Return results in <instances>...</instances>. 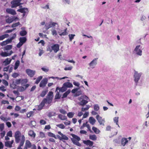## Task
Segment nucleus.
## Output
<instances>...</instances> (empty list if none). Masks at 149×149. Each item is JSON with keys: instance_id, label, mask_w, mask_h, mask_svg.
Instances as JSON below:
<instances>
[{"instance_id": "obj_23", "label": "nucleus", "mask_w": 149, "mask_h": 149, "mask_svg": "<svg viewBox=\"0 0 149 149\" xmlns=\"http://www.w3.org/2000/svg\"><path fill=\"white\" fill-rule=\"evenodd\" d=\"M21 29L22 30L20 31L19 34L22 36H24L26 34L27 32L25 31V28L24 27H22Z\"/></svg>"}, {"instance_id": "obj_44", "label": "nucleus", "mask_w": 149, "mask_h": 149, "mask_svg": "<svg viewBox=\"0 0 149 149\" xmlns=\"http://www.w3.org/2000/svg\"><path fill=\"white\" fill-rule=\"evenodd\" d=\"M42 76H40L38 77L35 83L36 84H38L41 80L42 79Z\"/></svg>"}, {"instance_id": "obj_60", "label": "nucleus", "mask_w": 149, "mask_h": 149, "mask_svg": "<svg viewBox=\"0 0 149 149\" xmlns=\"http://www.w3.org/2000/svg\"><path fill=\"white\" fill-rule=\"evenodd\" d=\"M52 33L53 36H56L57 35V32L55 30H53L52 31Z\"/></svg>"}, {"instance_id": "obj_2", "label": "nucleus", "mask_w": 149, "mask_h": 149, "mask_svg": "<svg viewBox=\"0 0 149 149\" xmlns=\"http://www.w3.org/2000/svg\"><path fill=\"white\" fill-rule=\"evenodd\" d=\"M71 136L73 138V139H71V140L72 143L78 146H81V144L79 142V141L81 140L80 137L74 134H72Z\"/></svg>"}, {"instance_id": "obj_49", "label": "nucleus", "mask_w": 149, "mask_h": 149, "mask_svg": "<svg viewBox=\"0 0 149 149\" xmlns=\"http://www.w3.org/2000/svg\"><path fill=\"white\" fill-rule=\"evenodd\" d=\"M36 123L34 121L31 120V121L29 125L31 127H34L36 125Z\"/></svg>"}, {"instance_id": "obj_57", "label": "nucleus", "mask_w": 149, "mask_h": 149, "mask_svg": "<svg viewBox=\"0 0 149 149\" xmlns=\"http://www.w3.org/2000/svg\"><path fill=\"white\" fill-rule=\"evenodd\" d=\"M6 136H7L11 137L12 136V132L11 131H9L7 134Z\"/></svg>"}, {"instance_id": "obj_52", "label": "nucleus", "mask_w": 149, "mask_h": 149, "mask_svg": "<svg viewBox=\"0 0 149 149\" xmlns=\"http://www.w3.org/2000/svg\"><path fill=\"white\" fill-rule=\"evenodd\" d=\"M39 135L42 138L45 137V133L43 132H40Z\"/></svg>"}, {"instance_id": "obj_21", "label": "nucleus", "mask_w": 149, "mask_h": 149, "mask_svg": "<svg viewBox=\"0 0 149 149\" xmlns=\"http://www.w3.org/2000/svg\"><path fill=\"white\" fill-rule=\"evenodd\" d=\"M29 76L30 77H33L35 75L36 73V71L35 70H31L30 69H29Z\"/></svg>"}, {"instance_id": "obj_13", "label": "nucleus", "mask_w": 149, "mask_h": 149, "mask_svg": "<svg viewBox=\"0 0 149 149\" xmlns=\"http://www.w3.org/2000/svg\"><path fill=\"white\" fill-rule=\"evenodd\" d=\"M45 99H43L41 102L40 104L38 106V110H41L44 107L45 104L46 103L45 101Z\"/></svg>"}, {"instance_id": "obj_5", "label": "nucleus", "mask_w": 149, "mask_h": 149, "mask_svg": "<svg viewBox=\"0 0 149 149\" xmlns=\"http://www.w3.org/2000/svg\"><path fill=\"white\" fill-rule=\"evenodd\" d=\"M26 38L25 37H20L19 38V42L17 44V48H20L26 41Z\"/></svg>"}, {"instance_id": "obj_29", "label": "nucleus", "mask_w": 149, "mask_h": 149, "mask_svg": "<svg viewBox=\"0 0 149 149\" xmlns=\"http://www.w3.org/2000/svg\"><path fill=\"white\" fill-rule=\"evenodd\" d=\"M0 55L3 57H6L11 55V53H8L6 52H2L0 54Z\"/></svg>"}, {"instance_id": "obj_45", "label": "nucleus", "mask_w": 149, "mask_h": 149, "mask_svg": "<svg viewBox=\"0 0 149 149\" xmlns=\"http://www.w3.org/2000/svg\"><path fill=\"white\" fill-rule=\"evenodd\" d=\"M21 79H16L15 80V81H13V82L15 83V85L21 84Z\"/></svg>"}, {"instance_id": "obj_17", "label": "nucleus", "mask_w": 149, "mask_h": 149, "mask_svg": "<svg viewBox=\"0 0 149 149\" xmlns=\"http://www.w3.org/2000/svg\"><path fill=\"white\" fill-rule=\"evenodd\" d=\"M84 143L87 145H89L90 146H92L93 144V142L92 141L88 140L87 141H83Z\"/></svg>"}, {"instance_id": "obj_22", "label": "nucleus", "mask_w": 149, "mask_h": 149, "mask_svg": "<svg viewBox=\"0 0 149 149\" xmlns=\"http://www.w3.org/2000/svg\"><path fill=\"white\" fill-rule=\"evenodd\" d=\"M0 118L4 122H6L10 120V117H5L3 115H2L0 117Z\"/></svg>"}, {"instance_id": "obj_39", "label": "nucleus", "mask_w": 149, "mask_h": 149, "mask_svg": "<svg viewBox=\"0 0 149 149\" xmlns=\"http://www.w3.org/2000/svg\"><path fill=\"white\" fill-rule=\"evenodd\" d=\"M12 48V45H8L5 46L4 48V50H10Z\"/></svg>"}, {"instance_id": "obj_55", "label": "nucleus", "mask_w": 149, "mask_h": 149, "mask_svg": "<svg viewBox=\"0 0 149 149\" xmlns=\"http://www.w3.org/2000/svg\"><path fill=\"white\" fill-rule=\"evenodd\" d=\"M61 96L59 95V93L57 91L56 94L55 96V99H59L60 98Z\"/></svg>"}, {"instance_id": "obj_15", "label": "nucleus", "mask_w": 149, "mask_h": 149, "mask_svg": "<svg viewBox=\"0 0 149 149\" xmlns=\"http://www.w3.org/2000/svg\"><path fill=\"white\" fill-rule=\"evenodd\" d=\"M67 89V88L66 86H64V84H63V86L61 88H59L58 87H56V91H57L58 90L59 91H61L62 92L65 91Z\"/></svg>"}, {"instance_id": "obj_8", "label": "nucleus", "mask_w": 149, "mask_h": 149, "mask_svg": "<svg viewBox=\"0 0 149 149\" xmlns=\"http://www.w3.org/2000/svg\"><path fill=\"white\" fill-rule=\"evenodd\" d=\"M48 82V80L47 78L43 79L40 82L39 86L40 87H44L46 86Z\"/></svg>"}, {"instance_id": "obj_34", "label": "nucleus", "mask_w": 149, "mask_h": 149, "mask_svg": "<svg viewBox=\"0 0 149 149\" xmlns=\"http://www.w3.org/2000/svg\"><path fill=\"white\" fill-rule=\"evenodd\" d=\"M21 84L23 86L26 85V84L28 81L27 79H21Z\"/></svg>"}, {"instance_id": "obj_7", "label": "nucleus", "mask_w": 149, "mask_h": 149, "mask_svg": "<svg viewBox=\"0 0 149 149\" xmlns=\"http://www.w3.org/2000/svg\"><path fill=\"white\" fill-rule=\"evenodd\" d=\"M96 118L100 125H104L105 121L104 118H102V117L98 115L96 116Z\"/></svg>"}, {"instance_id": "obj_48", "label": "nucleus", "mask_w": 149, "mask_h": 149, "mask_svg": "<svg viewBox=\"0 0 149 149\" xmlns=\"http://www.w3.org/2000/svg\"><path fill=\"white\" fill-rule=\"evenodd\" d=\"M74 113L72 112H70L68 113L67 116L69 118H72L73 117Z\"/></svg>"}, {"instance_id": "obj_43", "label": "nucleus", "mask_w": 149, "mask_h": 149, "mask_svg": "<svg viewBox=\"0 0 149 149\" xmlns=\"http://www.w3.org/2000/svg\"><path fill=\"white\" fill-rule=\"evenodd\" d=\"M47 134L48 136L49 137H54L56 139L55 135L51 132H48L47 133Z\"/></svg>"}, {"instance_id": "obj_10", "label": "nucleus", "mask_w": 149, "mask_h": 149, "mask_svg": "<svg viewBox=\"0 0 149 149\" xmlns=\"http://www.w3.org/2000/svg\"><path fill=\"white\" fill-rule=\"evenodd\" d=\"M52 50L55 53L57 52L59 50V45L58 44H53L51 47Z\"/></svg>"}, {"instance_id": "obj_31", "label": "nucleus", "mask_w": 149, "mask_h": 149, "mask_svg": "<svg viewBox=\"0 0 149 149\" xmlns=\"http://www.w3.org/2000/svg\"><path fill=\"white\" fill-rule=\"evenodd\" d=\"M14 21V19L12 17H9L6 19V22L8 23H10Z\"/></svg>"}, {"instance_id": "obj_56", "label": "nucleus", "mask_w": 149, "mask_h": 149, "mask_svg": "<svg viewBox=\"0 0 149 149\" xmlns=\"http://www.w3.org/2000/svg\"><path fill=\"white\" fill-rule=\"evenodd\" d=\"M2 82L3 84L6 86H8V82L6 81L4 79L2 80Z\"/></svg>"}, {"instance_id": "obj_18", "label": "nucleus", "mask_w": 149, "mask_h": 149, "mask_svg": "<svg viewBox=\"0 0 149 149\" xmlns=\"http://www.w3.org/2000/svg\"><path fill=\"white\" fill-rule=\"evenodd\" d=\"M128 140L127 139L125 138H123L122 139L121 143L122 145L125 146L126 144L128 142Z\"/></svg>"}, {"instance_id": "obj_62", "label": "nucleus", "mask_w": 149, "mask_h": 149, "mask_svg": "<svg viewBox=\"0 0 149 149\" xmlns=\"http://www.w3.org/2000/svg\"><path fill=\"white\" fill-rule=\"evenodd\" d=\"M40 123L41 125H45L46 124V122L43 120H41L40 121Z\"/></svg>"}, {"instance_id": "obj_25", "label": "nucleus", "mask_w": 149, "mask_h": 149, "mask_svg": "<svg viewBox=\"0 0 149 149\" xmlns=\"http://www.w3.org/2000/svg\"><path fill=\"white\" fill-rule=\"evenodd\" d=\"M64 86L67 88H71L73 87L72 84L70 82H66L64 83Z\"/></svg>"}, {"instance_id": "obj_58", "label": "nucleus", "mask_w": 149, "mask_h": 149, "mask_svg": "<svg viewBox=\"0 0 149 149\" xmlns=\"http://www.w3.org/2000/svg\"><path fill=\"white\" fill-rule=\"evenodd\" d=\"M60 112L63 114H65L66 113V111L63 109H61L59 110Z\"/></svg>"}, {"instance_id": "obj_20", "label": "nucleus", "mask_w": 149, "mask_h": 149, "mask_svg": "<svg viewBox=\"0 0 149 149\" xmlns=\"http://www.w3.org/2000/svg\"><path fill=\"white\" fill-rule=\"evenodd\" d=\"M11 42V40H9V39H8L7 40L5 41H3L2 42H1L0 43V45L1 46H3L10 43Z\"/></svg>"}, {"instance_id": "obj_37", "label": "nucleus", "mask_w": 149, "mask_h": 149, "mask_svg": "<svg viewBox=\"0 0 149 149\" xmlns=\"http://www.w3.org/2000/svg\"><path fill=\"white\" fill-rule=\"evenodd\" d=\"M70 89L68 90L67 91L65 92L63 95V97L65 98L67 97L68 95L70 92Z\"/></svg>"}, {"instance_id": "obj_53", "label": "nucleus", "mask_w": 149, "mask_h": 149, "mask_svg": "<svg viewBox=\"0 0 149 149\" xmlns=\"http://www.w3.org/2000/svg\"><path fill=\"white\" fill-rule=\"evenodd\" d=\"M99 109V107L98 104H95L94 107V109L95 111H97Z\"/></svg>"}, {"instance_id": "obj_3", "label": "nucleus", "mask_w": 149, "mask_h": 149, "mask_svg": "<svg viewBox=\"0 0 149 149\" xmlns=\"http://www.w3.org/2000/svg\"><path fill=\"white\" fill-rule=\"evenodd\" d=\"M53 97V93L52 91H49L47 95L46 98H44L46 100L45 101L46 103L50 104L52 101Z\"/></svg>"}, {"instance_id": "obj_6", "label": "nucleus", "mask_w": 149, "mask_h": 149, "mask_svg": "<svg viewBox=\"0 0 149 149\" xmlns=\"http://www.w3.org/2000/svg\"><path fill=\"white\" fill-rule=\"evenodd\" d=\"M20 134L21 133L19 131H17L15 134V141L17 143L19 142L20 139H21L22 136H20Z\"/></svg>"}, {"instance_id": "obj_32", "label": "nucleus", "mask_w": 149, "mask_h": 149, "mask_svg": "<svg viewBox=\"0 0 149 149\" xmlns=\"http://www.w3.org/2000/svg\"><path fill=\"white\" fill-rule=\"evenodd\" d=\"M27 87H28V84H26V85L20 87L19 89V90L20 91H23L25 90Z\"/></svg>"}, {"instance_id": "obj_35", "label": "nucleus", "mask_w": 149, "mask_h": 149, "mask_svg": "<svg viewBox=\"0 0 149 149\" xmlns=\"http://www.w3.org/2000/svg\"><path fill=\"white\" fill-rule=\"evenodd\" d=\"M48 91V89H47L45 90L42 91L40 94V96L42 97H44L46 95Z\"/></svg>"}, {"instance_id": "obj_41", "label": "nucleus", "mask_w": 149, "mask_h": 149, "mask_svg": "<svg viewBox=\"0 0 149 149\" xmlns=\"http://www.w3.org/2000/svg\"><path fill=\"white\" fill-rule=\"evenodd\" d=\"M11 61V59H10V58H6L4 62L5 63V65H7L9 64L10 63Z\"/></svg>"}, {"instance_id": "obj_28", "label": "nucleus", "mask_w": 149, "mask_h": 149, "mask_svg": "<svg viewBox=\"0 0 149 149\" xmlns=\"http://www.w3.org/2000/svg\"><path fill=\"white\" fill-rule=\"evenodd\" d=\"M5 146L7 147L11 148L12 147V144L10 141H7L5 142Z\"/></svg>"}, {"instance_id": "obj_30", "label": "nucleus", "mask_w": 149, "mask_h": 149, "mask_svg": "<svg viewBox=\"0 0 149 149\" xmlns=\"http://www.w3.org/2000/svg\"><path fill=\"white\" fill-rule=\"evenodd\" d=\"M89 139L93 141H96L97 139V137L95 134L90 135L89 136Z\"/></svg>"}, {"instance_id": "obj_4", "label": "nucleus", "mask_w": 149, "mask_h": 149, "mask_svg": "<svg viewBox=\"0 0 149 149\" xmlns=\"http://www.w3.org/2000/svg\"><path fill=\"white\" fill-rule=\"evenodd\" d=\"M22 0H13L11 3L12 8H16L22 4V3H20Z\"/></svg>"}, {"instance_id": "obj_16", "label": "nucleus", "mask_w": 149, "mask_h": 149, "mask_svg": "<svg viewBox=\"0 0 149 149\" xmlns=\"http://www.w3.org/2000/svg\"><path fill=\"white\" fill-rule=\"evenodd\" d=\"M6 11L8 13L14 15L16 14V13L15 10L11 8H7L6 9Z\"/></svg>"}, {"instance_id": "obj_38", "label": "nucleus", "mask_w": 149, "mask_h": 149, "mask_svg": "<svg viewBox=\"0 0 149 149\" xmlns=\"http://www.w3.org/2000/svg\"><path fill=\"white\" fill-rule=\"evenodd\" d=\"M9 35L7 34H5L0 36V40H2L8 37Z\"/></svg>"}, {"instance_id": "obj_9", "label": "nucleus", "mask_w": 149, "mask_h": 149, "mask_svg": "<svg viewBox=\"0 0 149 149\" xmlns=\"http://www.w3.org/2000/svg\"><path fill=\"white\" fill-rule=\"evenodd\" d=\"M141 74L138 73L136 71H135L134 75V81L136 83H137L139 80L141 76Z\"/></svg>"}, {"instance_id": "obj_40", "label": "nucleus", "mask_w": 149, "mask_h": 149, "mask_svg": "<svg viewBox=\"0 0 149 149\" xmlns=\"http://www.w3.org/2000/svg\"><path fill=\"white\" fill-rule=\"evenodd\" d=\"M45 29L46 30H47L50 28L52 27V26L51 25V22H50L49 24H46L45 25Z\"/></svg>"}, {"instance_id": "obj_14", "label": "nucleus", "mask_w": 149, "mask_h": 149, "mask_svg": "<svg viewBox=\"0 0 149 149\" xmlns=\"http://www.w3.org/2000/svg\"><path fill=\"white\" fill-rule=\"evenodd\" d=\"M140 46V45L137 46L134 49V51L136 52V54H137L141 56L142 55V51L139 49Z\"/></svg>"}, {"instance_id": "obj_61", "label": "nucleus", "mask_w": 149, "mask_h": 149, "mask_svg": "<svg viewBox=\"0 0 149 149\" xmlns=\"http://www.w3.org/2000/svg\"><path fill=\"white\" fill-rule=\"evenodd\" d=\"M19 75V74L17 73H14L12 75V77L14 78H16Z\"/></svg>"}, {"instance_id": "obj_64", "label": "nucleus", "mask_w": 149, "mask_h": 149, "mask_svg": "<svg viewBox=\"0 0 149 149\" xmlns=\"http://www.w3.org/2000/svg\"><path fill=\"white\" fill-rule=\"evenodd\" d=\"M89 113L88 112H85L83 115V119L84 118H86L88 115Z\"/></svg>"}, {"instance_id": "obj_47", "label": "nucleus", "mask_w": 149, "mask_h": 149, "mask_svg": "<svg viewBox=\"0 0 149 149\" xmlns=\"http://www.w3.org/2000/svg\"><path fill=\"white\" fill-rule=\"evenodd\" d=\"M20 25V23L18 22H16V23H13L12 24V27H13V28H14V27H16L17 26H18L19 25Z\"/></svg>"}, {"instance_id": "obj_50", "label": "nucleus", "mask_w": 149, "mask_h": 149, "mask_svg": "<svg viewBox=\"0 0 149 149\" xmlns=\"http://www.w3.org/2000/svg\"><path fill=\"white\" fill-rule=\"evenodd\" d=\"M118 117H116L113 119V120L114 122L116 123V125H118L119 126V125L118 124Z\"/></svg>"}, {"instance_id": "obj_42", "label": "nucleus", "mask_w": 149, "mask_h": 149, "mask_svg": "<svg viewBox=\"0 0 149 149\" xmlns=\"http://www.w3.org/2000/svg\"><path fill=\"white\" fill-rule=\"evenodd\" d=\"M90 108V106L89 105H86V107L84 108L82 107L81 109L82 111L84 112L88 110Z\"/></svg>"}, {"instance_id": "obj_27", "label": "nucleus", "mask_w": 149, "mask_h": 149, "mask_svg": "<svg viewBox=\"0 0 149 149\" xmlns=\"http://www.w3.org/2000/svg\"><path fill=\"white\" fill-rule=\"evenodd\" d=\"M89 121L91 124L93 125L95 123L96 120L93 117H90L89 118Z\"/></svg>"}, {"instance_id": "obj_26", "label": "nucleus", "mask_w": 149, "mask_h": 149, "mask_svg": "<svg viewBox=\"0 0 149 149\" xmlns=\"http://www.w3.org/2000/svg\"><path fill=\"white\" fill-rule=\"evenodd\" d=\"M20 142L19 146H23L25 141V137L24 136L22 135L21 136V139H20Z\"/></svg>"}, {"instance_id": "obj_24", "label": "nucleus", "mask_w": 149, "mask_h": 149, "mask_svg": "<svg viewBox=\"0 0 149 149\" xmlns=\"http://www.w3.org/2000/svg\"><path fill=\"white\" fill-rule=\"evenodd\" d=\"M29 135L33 139L35 138L36 134L33 131L30 130L29 132Z\"/></svg>"}, {"instance_id": "obj_36", "label": "nucleus", "mask_w": 149, "mask_h": 149, "mask_svg": "<svg viewBox=\"0 0 149 149\" xmlns=\"http://www.w3.org/2000/svg\"><path fill=\"white\" fill-rule=\"evenodd\" d=\"M58 118L62 120H65L67 119V118L65 116H63L62 114H59L58 116Z\"/></svg>"}, {"instance_id": "obj_54", "label": "nucleus", "mask_w": 149, "mask_h": 149, "mask_svg": "<svg viewBox=\"0 0 149 149\" xmlns=\"http://www.w3.org/2000/svg\"><path fill=\"white\" fill-rule=\"evenodd\" d=\"M10 115L11 116L14 115L15 118H16L19 116V115L17 113H10Z\"/></svg>"}, {"instance_id": "obj_59", "label": "nucleus", "mask_w": 149, "mask_h": 149, "mask_svg": "<svg viewBox=\"0 0 149 149\" xmlns=\"http://www.w3.org/2000/svg\"><path fill=\"white\" fill-rule=\"evenodd\" d=\"M21 108L20 107L18 106H15V111H18L20 110Z\"/></svg>"}, {"instance_id": "obj_19", "label": "nucleus", "mask_w": 149, "mask_h": 149, "mask_svg": "<svg viewBox=\"0 0 149 149\" xmlns=\"http://www.w3.org/2000/svg\"><path fill=\"white\" fill-rule=\"evenodd\" d=\"M61 136V137L59 135L57 136L58 138L60 140L63 139L65 140H68V138L65 135L63 134Z\"/></svg>"}, {"instance_id": "obj_11", "label": "nucleus", "mask_w": 149, "mask_h": 149, "mask_svg": "<svg viewBox=\"0 0 149 149\" xmlns=\"http://www.w3.org/2000/svg\"><path fill=\"white\" fill-rule=\"evenodd\" d=\"M67 28L63 30H60L58 31V33L59 35L61 36H66L68 34V33L67 32Z\"/></svg>"}, {"instance_id": "obj_46", "label": "nucleus", "mask_w": 149, "mask_h": 149, "mask_svg": "<svg viewBox=\"0 0 149 149\" xmlns=\"http://www.w3.org/2000/svg\"><path fill=\"white\" fill-rule=\"evenodd\" d=\"M56 126L57 127L62 129H64L65 128V126L63 124H58Z\"/></svg>"}, {"instance_id": "obj_33", "label": "nucleus", "mask_w": 149, "mask_h": 149, "mask_svg": "<svg viewBox=\"0 0 149 149\" xmlns=\"http://www.w3.org/2000/svg\"><path fill=\"white\" fill-rule=\"evenodd\" d=\"M92 129L94 131V132L96 134H98L100 132V130L95 127H93Z\"/></svg>"}, {"instance_id": "obj_12", "label": "nucleus", "mask_w": 149, "mask_h": 149, "mask_svg": "<svg viewBox=\"0 0 149 149\" xmlns=\"http://www.w3.org/2000/svg\"><path fill=\"white\" fill-rule=\"evenodd\" d=\"M97 58H94L91 63H89L90 66L92 68H94L95 66L97 64Z\"/></svg>"}, {"instance_id": "obj_51", "label": "nucleus", "mask_w": 149, "mask_h": 149, "mask_svg": "<svg viewBox=\"0 0 149 149\" xmlns=\"http://www.w3.org/2000/svg\"><path fill=\"white\" fill-rule=\"evenodd\" d=\"M75 36L74 34H69L68 35V36L70 40V41H71L72 40V39L74 38V36Z\"/></svg>"}, {"instance_id": "obj_1", "label": "nucleus", "mask_w": 149, "mask_h": 149, "mask_svg": "<svg viewBox=\"0 0 149 149\" xmlns=\"http://www.w3.org/2000/svg\"><path fill=\"white\" fill-rule=\"evenodd\" d=\"M88 97L86 95L81 96L79 98V100L80 101L79 105L81 106H84L88 103Z\"/></svg>"}, {"instance_id": "obj_63", "label": "nucleus", "mask_w": 149, "mask_h": 149, "mask_svg": "<svg viewBox=\"0 0 149 149\" xmlns=\"http://www.w3.org/2000/svg\"><path fill=\"white\" fill-rule=\"evenodd\" d=\"M4 127V124L3 123L0 124V130L1 131H2Z\"/></svg>"}]
</instances>
